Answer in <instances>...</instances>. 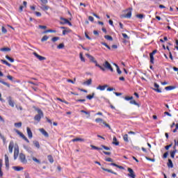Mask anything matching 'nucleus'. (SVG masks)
<instances>
[{
    "mask_svg": "<svg viewBox=\"0 0 178 178\" xmlns=\"http://www.w3.org/2000/svg\"><path fill=\"white\" fill-rule=\"evenodd\" d=\"M86 56L90 59V60H91V62H93V63H95V66H97V67H99L100 70L102 72H105L106 69L104 68V67H102V65H100L99 64H98V63L97 62V60H95V58H94V56L87 54Z\"/></svg>",
    "mask_w": 178,
    "mask_h": 178,
    "instance_id": "nucleus-1",
    "label": "nucleus"
},
{
    "mask_svg": "<svg viewBox=\"0 0 178 178\" xmlns=\"http://www.w3.org/2000/svg\"><path fill=\"white\" fill-rule=\"evenodd\" d=\"M47 33H56V31L55 30H52V29H49V30H46L44 33L47 34Z\"/></svg>",
    "mask_w": 178,
    "mask_h": 178,
    "instance_id": "nucleus-36",
    "label": "nucleus"
},
{
    "mask_svg": "<svg viewBox=\"0 0 178 178\" xmlns=\"http://www.w3.org/2000/svg\"><path fill=\"white\" fill-rule=\"evenodd\" d=\"M40 1H41L42 3H43L44 5H47V3H48V0H40Z\"/></svg>",
    "mask_w": 178,
    "mask_h": 178,
    "instance_id": "nucleus-58",
    "label": "nucleus"
},
{
    "mask_svg": "<svg viewBox=\"0 0 178 178\" xmlns=\"http://www.w3.org/2000/svg\"><path fill=\"white\" fill-rule=\"evenodd\" d=\"M15 145V143H13V141H10L9 146H8V151L10 154H12V152H13V147Z\"/></svg>",
    "mask_w": 178,
    "mask_h": 178,
    "instance_id": "nucleus-11",
    "label": "nucleus"
},
{
    "mask_svg": "<svg viewBox=\"0 0 178 178\" xmlns=\"http://www.w3.org/2000/svg\"><path fill=\"white\" fill-rule=\"evenodd\" d=\"M104 69H107L108 70H111V72H113V67H112V65L109 62L105 61L103 64Z\"/></svg>",
    "mask_w": 178,
    "mask_h": 178,
    "instance_id": "nucleus-4",
    "label": "nucleus"
},
{
    "mask_svg": "<svg viewBox=\"0 0 178 178\" xmlns=\"http://www.w3.org/2000/svg\"><path fill=\"white\" fill-rule=\"evenodd\" d=\"M169 155V152H166L165 153H164L163 158L166 159L168 158V156Z\"/></svg>",
    "mask_w": 178,
    "mask_h": 178,
    "instance_id": "nucleus-55",
    "label": "nucleus"
},
{
    "mask_svg": "<svg viewBox=\"0 0 178 178\" xmlns=\"http://www.w3.org/2000/svg\"><path fill=\"white\" fill-rule=\"evenodd\" d=\"M48 158V161L50 162V163H54V158L52 157V156L49 155L47 156Z\"/></svg>",
    "mask_w": 178,
    "mask_h": 178,
    "instance_id": "nucleus-30",
    "label": "nucleus"
},
{
    "mask_svg": "<svg viewBox=\"0 0 178 178\" xmlns=\"http://www.w3.org/2000/svg\"><path fill=\"white\" fill-rule=\"evenodd\" d=\"M0 83H1V84H3V86H6V87H8V88H9V87H10V84H9L3 81L0 80Z\"/></svg>",
    "mask_w": 178,
    "mask_h": 178,
    "instance_id": "nucleus-37",
    "label": "nucleus"
},
{
    "mask_svg": "<svg viewBox=\"0 0 178 178\" xmlns=\"http://www.w3.org/2000/svg\"><path fill=\"white\" fill-rule=\"evenodd\" d=\"M48 38L49 37L47 35L43 36L42 38L41 39L42 42H44V41L48 40Z\"/></svg>",
    "mask_w": 178,
    "mask_h": 178,
    "instance_id": "nucleus-42",
    "label": "nucleus"
},
{
    "mask_svg": "<svg viewBox=\"0 0 178 178\" xmlns=\"http://www.w3.org/2000/svg\"><path fill=\"white\" fill-rule=\"evenodd\" d=\"M125 101H131L133 99V97H125Z\"/></svg>",
    "mask_w": 178,
    "mask_h": 178,
    "instance_id": "nucleus-48",
    "label": "nucleus"
},
{
    "mask_svg": "<svg viewBox=\"0 0 178 178\" xmlns=\"http://www.w3.org/2000/svg\"><path fill=\"white\" fill-rule=\"evenodd\" d=\"M95 122H96V123H100V126H102V124H104L105 126V127H108V129H109V130H111V125H109L108 124L105 122V121L104 120H102V118H96Z\"/></svg>",
    "mask_w": 178,
    "mask_h": 178,
    "instance_id": "nucleus-3",
    "label": "nucleus"
},
{
    "mask_svg": "<svg viewBox=\"0 0 178 178\" xmlns=\"http://www.w3.org/2000/svg\"><path fill=\"white\" fill-rule=\"evenodd\" d=\"M7 99L10 106H11L12 108H15V102L13 101V99H12V97H7Z\"/></svg>",
    "mask_w": 178,
    "mask_h": 178,
    "instance_id": "nucleus-10",
    "label": "nucleus"
},
{
    "mask_svg": "<svg viewBox=\"0 0 178 178\" xmlns=\"http://www.w3.org/2000/svg\"><path fill=\"white\" fill-rule=\"evenodd\" d=\"M15 133H17V134H18V136H21V138H23V140H24L26 143H30V140H29L27 137H26V136H24V134H23L19 130L15 129Z\"/></svg>",
    "mask_w": 178,
    "mask_h": 178,
    "instance_id": "nucleus-6",
    "label": "nucleus"
},
{
    "mask_svg": "<svg viewBox=\"0 0 178 178\" xmlns=\"http://www.w3.org/2000/svg\"><path fill=\"white\" fill-rule=\"evenodd\" d=\"M59 39H60L59 37H54L52 38L51 41L53 42H56V41H58Z\"/></svg>",
    "mask_w": 178,
    "mask_h": 178,
    "instance_id": "nucleus-45",
    "label": "nucleus"
},
{
    "mask_svg": "<svg viewBox=\"0 0 178 178\" xmlns=\"http://www.w3.org/2000/svg\"><path fill=\"white\" fill-rule=\"evenodd\" d=\"M95 95V93H92V95H88L86 96V98L88 99H92L94 98V96Z\"/></svg>",
    "mask_w": 178,
    "mask_h": 178,
    "instance_id": "nucleus-31",
    "label": "nucleus"
},
{
    "mask_svg": "<svg viewBox=\"0 0 178 178\" xmlns=\"http://www.w3.org/2000/svg\"><path fill=\"white\" fill-rule=\"evenodd\" d=\"M33 144L36 148H40V143L38 141H33Z\"/></svg>",
    "mask_w": 178,
    "mask_h": 178,
    "instance_id": "nucleus-41",
    "label": "nucleus"
},
{
    "mask_svg": "<svg viewBox=\"0 0 178 178\" xmlns=\"http://www.w3.org/2000/svg\"><path fill=\"white\" fill-rule=\"evenodd\" d=\"M15 133H17V134H18V136H21V138H23V140H24L26 143H30V140H29L27 137H26V136H24V134H23L19 130L15 129Z\"/></svg>",
    "mask_w": 178,
    "mask_h": 178,
    "instance_id": "nucleus-5",
    "label": "nucleus"
},
{
    "mask_svg": "<svg viewBox=\"0 0 178 178\" xmlns=\"http://www.w3.org/2000/svg\"><path fill=\"white\" fill-rule=\"evenodd\" d=\"M38 115L34 117V120L36 122H40L42 118H44V113L41 109H37Z\"/></svg>",
    "mask_w": 178,
    "mask_h": 178,
    "instance_id": "nucleus-2",
    "label": "nucleus"
},
{
    "mask_svg": "<svg viewBox=\"0 0 178 178\" xmlns=\"http://www.w3.org/2000/svg\"><path fill=\"white\" fill-rule=\"evenodd\" d=\"M79 56H80V59L82 62H86L84 57H83V53H80Z\"/></svg>",
    "mask_w": 178,
    "mask_h": 178,
    "instance_id": "nucleus-47",
    "label": "nucleus"
},
{
    "mask_svg": "<svg viewBox=\"0 0 178 178\" xmlns=\"http://www.w3.org/2000/svg\"><path fill=\"white\" fill-rule=\"evenodd\" d=\"M128 172H129V174H128V176L129 177L136 178V174H134V170H133V169L129 168Z\"/></svg>",
    "mask_w": 178,
    "mask_h": 178,
    "instance_id": "nucleus-9",
    "label": "nucleus"
},
{
    "mask_svg": "<svg viewBox=\"0 0 178 178\" xmlns=\"http://www.w3.org/2000/svg\"><path fill=\"white\" fill-rule=\"evenodd\" d=\"M60 24H68L69 26H72V23L67 20L66 18L60 17Z\"/></svg>",
    "mask_w": 178,
    "mask_h": 178,
    "instance_id": "nucleus-8",
    "label": "nucleus"
},
{
    "mask_svg": "<svg viewBox=\"0 0 178 178\" xmlns=\"http://www.w3.org/2000/svg\"><path fill=\"white\" fill-rule=\"evenodd\" d=\"M170 147H172V144L165 146V149L168 151L169 149V148H170Z\"/></svg>",
    "mask_w": 178,
    "mask_h": 178,
    "instance_id": "nucleus-64",
    "label": "nucleus"
},
{
    "mask_svg": "<svg viewBox=\"0 0 178 178\" xmlns=\"http://www.w3.org/2000/svg\"><path fill=\"white\" fill-rule=\"evenodd\" d=\"M154 87H155V88H156V89H154V91H156V92H162V90H161V89H159V86L158 85V83H155Z\"/></svg>",
    "mask_w": 178,
    "mask_h": 178,
    "instance_id": "nucleus-21",
    "label": "nucleus"
},
{
    "mask_svg": "<svg viewBox=\"0 0 178 178\" xmlns=\"http://www.w3.org/2000/svg\"><path fill=\"white\" fill-rule=\"evenodd\" d=\"M114 65L117 69V72L118 73V74H122V70H120V68H119V65H118V64Z\"/></svg>",
    "mask_w": 178,
    "mask_h": 178,
    "instance_id": "nucleus-27",
    "label": "nucleus"
},
{
    "mask_svg": "<svg viewBox=\"0 0 178 178\" xmlns=\"http://www.w3.org/2000/svg\"><path fill=\"white\" fill-rule=\"evenodd\" d=\"M15 127H22V122H16L14 124Z\"/></svg>",
    "mask_w": 178,
    "mask_h": 178,
    "instance_id": "nucleus-44",
    "label": "nucleus"
},
{
    "mask_svg": "<svg viewBox=\"0 0 178 178\" xmlns=\"http://www.w3.org/2000/svg\"><path fill=\"white\" fill-rule=\"evenodd\" d=\"M168 168H173V162L172 161L171 159H168V162L167 163Z\"/></svg>",
    "mask_w": 178,
    "mask_h": 178,
    "instance_id": "nucleus-26",
    "label": "nucleus"
},
{
    "mask_svg": "<svg viewBox=\"0 0 178 178\" xmlns=\"http://www.w3.org/2000/svg\"><path fill=\"white\" fill-rule=\"evenodd\" d=\"M122 37H124V38H126L127 40H129V38L127 34L126 33H122Z\"/></svg>",
    "mask_w": 178,
    "mask_h": 178,
    "instance_id": "nucleus-59",
    "label": "nucleus"
},
{
    "mask_svg": "<svg viewBox=\"0 0 178 178\" xmlns=\"http://www.w3.org/2000/svg\"><path fill=\"white\" fill-rule=\"evenodd\" d=\"M13 169H14V170H16L17 172H20V170H23V167L14 166Z\"/></svg>",
    "mask_w": 178,
    "mask_h": 178,
    "instance_id": "nucleus-25",
    "label": "nucleus"
},
{
    "mask_svg": "<svg viewBox=\"0 0 178 178\" xmlns=\"http://www.w3.org/2000/svg\"><path fill=\"white\" fill-rule=\"evenodd\" d=\"M70 31V29L63 30V35H66V33H69Z\"/></svg>",
    "mask_w": 178,
    "mask_h": 178,
    "instance_id": "nucleus-51",
    "label": "nucleus"
},
{
    "mask_svg": "<svg viewBox=\"0 0 178 178\" xmlns=\"http://www.w3.org/2000/svg\"><path fill=\"white\" fill-rule=\"evenodd\" d=\"M58 101H60V102H64V104H69L67 102L65 101V100H63L62 99L60 98H57Z\"/></svg>",
    "mask_w": 178,
    "mask_h": 178,
    "instance_id": "nucleus-56",
    "label": "nucleus"
},
{
    "mask_svg": "<svg viewBox=\"0 0 178 178\" xmlns=\"http://www.w3.org/2000/svg\"><path fill=\"white\" fill-rule=\"evenodd\" d=\"M41 9H42V10H48V9H49V6H42L41 7Z\"/></svg>",
    "mask_w": 178,
    "mask_h": 178,
    "instance_id": "nucleus-43",
    "label": "nucleus"
},
{
    "mask_svg": "<svg viewBox=\"0 0 178 178\" xmlns=\"http://www.w3.org/2000/svg\"><path fill=\"white\" fill-rule=\"evenodd\" d=\"M14 154L19 156V148H15V149Z\"/></svg>",
    "mask_w": 178,
    "mask_h": 178,
    "instance_id": "nucleus-50",
    "label": "nucleus"
},
{
    "mask_svg": "<svg viewBox=\"0 0 178 178\" xmlns=\"http://www.w3.org/2000/svg\"><path fill=\"white\" fill-rule=\"evenodd\" d=\"M90 147L92 148V149H97V151L102 149V148L95 146L94 145H91Z\"/></svg>",
    "mask_w": 178,
    "mask_h": 178,
    "instance_id": "nucleus-32",
    "label": "nucleus"
},
{
    "mask_svg": "<svg viewBox=\"0 0 178 178\" xmlns=\"http://www.w3.org/2000/svg\"><path fill=\"white\" fill-rule=\"evenodd\" d=\"M1 31L3 34H6V33H8V31L3 26L1 28Z\"/></svg>",
    "mask_w": 178,
    "mask_h": 178,
    "instance_id": "nucleus-53",
    "label": "nucleus"
},
{
    "mask_svg": "<svg viewBox=\"0 0 178 178\" xmlns=\"http://www.w3.org/2000/svg\"><path fill=\"white\" fill-rule=\"evenodd\" d=\"M7 79H8V80H10V81H13V76L10 75H8Z\"/></svg>",
    "mask_w": 178,
    "mask_h": 178,
    "instance_id": "nucleus-57",
    "label": "nucleus"
},
{
    "mask_svg": "<svg viewBox=\"0 0 178 178\" xmlns=\"http://www.w3.org/2000/svg\"><path fill=\"white\" fill-rule=\"evenodd\" d=\"M92 83V79H89L88 81L83 83V86H91Z\"/></svg>",
    "mask_w": 178,
    "mask_h": 178,
    "instance_id": "nucleus-17",
    "label": "nucleus"
},
{
    "mask_svg": "<svg viewBox=\"0 0 178 178\" xmlns=\"http://www.w3.org/2000/svg\"><path fill=\"white\" fill-rule=\"evenodd\" d=\"M165 90H166L167 91H170L171 90H175V87L174 86H167L165 88Z\"/></svg>",
    "mask_w": 178,
    "mask_h": 178,
    "instance_id": "nucleus-35",
    "label": "nucleus"
},
{
    "mask_svg": "<svg viewBox=\"0 0 178 178\" xmlns=\"http://www.w3.org/2000/svg\"><path fill=\"white\" fill-rule=\"evenodd\" d=\"M39 29H43V30H45V29H47V26L40 25V26H39Z\"/></svg>",
    "mask_w": 178,
    "mask_h": 178,
    "instance_id": "nucleus-62",
    "label": "nucleus"
},
{
    "mask_svg": "<svg viewBox=\"0 0 178 178\" xmlns=\"http://www.w3.org/2000/svg\"><path fill=\"white\" fill-rule=\"evenodd\" d=\"M106 162H113V159H112L111 158H107V159H106Z\"/></svg>",
    "mask_w": 178,
    "mask_h": 178,
    "instance_id": "nucleus-60",
    "label": "nucleus"
},
{
    "mask_svg": "<svg viewBox=\"0 0 178 178\" xmlns=\"http://www.w3.org/2000/svg\"><path fill=\"white\" fill-rule=\"evenodd\" d=\"M33 55L35 56V58H37L38 60H45V57L40 56L38 54L34 52Z\"/></svg>",
    "mask_w": 178,
    "mask_h": 178,
    "instance_id": "nucleus-13",
    "label": "nucleus"
},
{
    "mask_svg": "<svg viewBox=\"0 0 178 178\" xmlns=\"http://www.w3.org/2000/svg\"><path fill=\"white\" fill-rule=\"evenodd\" d=\"M76 141H80L81 143H84L85 140L84 138H76L72 139V143H76Z\"/></svg>",
    "mask_w": 178,
    "mask_h": 178,
    "instance_id": "nucleus-18",
    "label": "nucleus"
},
{
    "mask_svg": "<svg viewBox=\"0 0 178 178\" xmlns=\"http://www.w3.org/2000/svg\"><path fill=\"white\" fill-rule=\"evenodd\" d=\"M57 48L58 49H63V48H65V44L63 43H60V44L58 45Z\"/></svg>",
    "mask_w": 178,
    "mask_h": 178,
    "instance_id": "nucleus-38",
    "label": "nucleus"
},
{
    "mask_svg": "<svg viewBox=\"0 0 178 178\" xmlns=\"http://www.w3.org/2000/svg\"><path fill=\"white\" fill-rule=\"evenodd\" d=\"M39 131H40V133H42V134H43V136H44V137H49V135L48 134V132H47V131H45V129H40Z\"/></svg>",
    "mask_w": 178,
    "mask_h": 178,
    "instance_id": "nucleus-14",
    "label": "nucleus"
},
{
    "mask_svg": "<svg viewBox=\"0 0 178 178\" xmlns=\"http://www.w3.org/2000/svg\"><path fill=\"white\" fill-rule=\"evenodd\" d=\"M26 131H27L29 138H33V132H31V129H30L29 127L26 128Z\"/></svg>",
    "mask_w": 178,
    "mask_h": 178,
    "instance_id": "nucleus-15",
    "label": "nucleus"
},
{
    "mask_svg": "<svg viewBox=\"0 0 178 178\" xmlns=\"http://www.w3.org/2000/svg\"><path fill=\"white\" fill-rule=\"evenodd\" d=\"M123 140L126 143H129V135H127V134L124 135Z\"/></svg>",
    "mask_w": 178,
    "mask_h": 178,
    "instance_id": "nucleus-29",
    "label": "nucleus"
},
{
    "mask_svg": "<svg viewBox=\"0 0 178 178\" xmlns=\"http://www.w3.org/2000/svg\"><path fill=\"white\" fill-rule=\"evenodd\" d=\"M1 62L2 63H3V65H6V66H9V67L11 66L10 63L6 61V60H1Z\"/></svg>",
    "mask_w": 178,
    "mask_h": 178,
    "instance_id": "nucleus-34",
    "label": "nucleus"
},
{
    "mask_svg": "<svg viewBox=\"0 0 178 178\" xmlns=\"http://www.w3.org/2000/svg\"><path fill=\"white\" fill-rule=\"evenodd\" d=\"M81 113H85V115H88L87 118H90V112L86 111L84 110H81Z\"/></svg>",
    "mask_w": 178,
    "mask_h": 178,
    "instance_id": "nucleus-40",
    "label": "nucleus"
},
{
    "mask_svg": "<svg viewBox=\"0 0 178 178\" xmlns=\"http://www.w3.org/2000/svg\"><path fill=\"white\" fill-rule=\"evenodd\" d=\"M130 104H131L132 105H136V106H138V104L137 102H136L135 100H131L130 101Z\"/></svg>",
    "mask_w": 178,
    "mask_h": 178,
    "instance_id": "nucleus-49",
    "label": "nucleus"
},
{
    "mask_svg": "<svg viewBox=\"0 0 178 178\" xmlns=\"http://www.w3.org/2000/svg\"><path fill=\"white\" fill-rule=\"evenodd\" d=\"M177 151V150L176 149H175L174 151H172V152H170V156H171V158H175V155H176Z\"/></svg>",
    "mask_w": 178,
    "mask_h": 178,
    "instance_id": "nucleus-33",
    "label": "nucleus"
},
{
    "mask_svg": "<svg viewBox=\"0 0 178 178\" xmlns=\"http://www.w3.org/2000/svg\"><path fill=\"white\" fill-rule=\"evenodd\" d=\"M121 17H126L130 19L131 17V11H129L125 15H122Z\"/></svg>",
    "mask_w": 178,
    "mask_h": 178,
    "instance_id": "nucleus-20",
    "label": "nucleus"
},
{
    "mask_svg": "<svg viewBox=\"0 0 178 178\" xmlns=\"http://www.w3.org/2000/svg\"><path fill=\"white\" fill-rule=\"evenodd\" d=\"M6 58L8 59V60H10V62H11L12 63H13V62H15V59L9 57V56H6Z\"/></svg>",
    "mask_w": 178,
    "mask_h": 178,
    "instance_id": "nucleus-39",
    "label": "nucleus"
},
{
    "mask_svg": "<svg viewBox=\"0 0 178 178\" xmlns=\"http://www.w3.org/2000/svg\"><path fill=\"white\" fill-rule=\"evenodd\" d=\"M32 159L34 161V162H36V163H41V161L35 157H33Z\"/></svg>",
    "mask_w": 178,
    "mask_h": 178,
    "instance_id": "nucleus-46",
    "label": "nucleus"
},
{
    "mask_svg": "<svg viewBox=\"0 0 178 178\" xmlns=\"http://www.w3.org/2000/svg\"><path fill=\"white\" fill-rule=\"evenodd\" d=\"M149 56H150V63H154V56L149 54Z\"/></svg>",
    "mask_w": 178,
    "mask_h": 178,
    "instance_id": "nucleus-54",
    "label": "nucleus"
},
{
    "mask_svg": "<svg viewBox=\"0 0 178 178\" xmlns=\"http://www.w3.org/2000/svg\"><path fill=\"white\" fill-rule=\"evenodd\" d=\"M106 87H108V85L99 86L98 87H97V90H100V91H104Z\"/></svg>",
    "mask_w": 178,
    "mask_h": 178,
    "instance_id": "nucleus-19",
    "label": "nucleus"
},
{
    "mask_svg": "<svg viewBox=\"0 0 178 178\" xmlns=\"http://www.w3.org/2000/svg\"><path fill=\"white\" fill-rule=\"evenodd\" d=\"M137 17H138V19H143V17H144V15L139 14V15H137Z\"/></svg>",
    "mask_w": 178,
    "mask_h": 178,
    "instance_id": "nucleus-61",
    "label": "nucleus"
},
{
    "mask_svg": "<svg viewBox=\"0 0 178 178\" xmlns=\"http://www.w3.org/2000/svg\"><path fill=\"white\" fill-rule=\"evenodd\" d=\"M5 163H6V168H9V157L5 154Z\"/></svg>",
    "mask_w": 178,
    "mask_h": 178,
    "instance_id": "nucleus-16",
    "label": "nucleus"
},
{
    "mask_svg": "<svg viewBox=\"0 0 178 178\" xmlns=\"http://www.w3.org/2000/svg\"><path fill=\"white\" fill-rule=\"evenodd\" d=\"M113 144H114V145H119V141H118V139L116 138V136L113 137Z\"/></svg>",
    "mask_w": 178,
    "mask_h": 178,
    "instance_id": "nucleus-23",
    "label": "nucleus"
},
{
    "mask_svg": "<svg viewBox=\"0 0 178 178\" xmlns=\"http://www.w3.org/2000/svg\"><path fill=\"white\" fill-rule=\"evenodd\" d=\"M102 147L104 148V149H106V151H109L111 149V148H109L104 145H102Z\"/></svg>",
    "mask_w": 178,
    "mask_h": 178,
    "instance_id": "nucleus-52",
    "label": "nucleus"
},
{
    "mask_svg": "<svg viewBox=\"0 0 178 178\" xmlns=\"http://www.w3.org/2000/svg\"><path fill=\"white\" fill-rule=\"evenodd\" d=\"M102 170H104V172H108V173H112V175H115V176H118V173L113 172L112 170H109L108 168H105L104 167H102Z\"/></svg>",
    "mask_w": 178,
    "mask_h": 178,
    "instance_id": "nucleus-12",
    "label": "nucleus"
},
{
    "mask_svg": "<svg viewBox=\"0 0 178 178\" xmlns=\"http://www.w3.org/2000/svg\"><path fill=\"white\" fill-rule=\"evenodd\" d=\"M24 148L26 149V151H27V152H29V154H31V152H33V151L31 150V147L24 145Z\"/></svg>",
    "mask_w": 178,
    "mask_h": 178,
    "instance_id": "nucleus-22",
    "label": "nucleus"
},
{
    "mask_svg": "<svg viewBox=\"0 0 178 178\" xmlns=\"http://www.w3.org/2000/svg\"><path fill=\"white\" fill-rule=\"evenodd\" d=\"M19 159L22 163L26 164L27 163V159H26V155L23 153L19 154Z\"/></svg>",
    "mask_w": 178,
    "mask_h": 178,
    "instance_id": "nucleus-7",
    "label": "nucleus"
},
{
    "mask_svg": "<svg viewBox=\"0 0 178 178\" xmlns=\"http://www.w3.org/2000/svg\"><path fill=\"white\" fill-rule=\"evenodd\" d=\"M104 38H106V40H108V41H113V38H112V36L111 35H105Z\"/></svg>",
    "mask_w": 178,
    "mask_h": 178,
    "instance_id": "nucleus-28",
    "label": "nucleus"
},
{
    "mask_svg": "<svg viewBox=\"0 0 178 178\" xmlns=\"http://www.w3.org/2000/svg\"><path fill=\"white\" fill-rule=\"evenodd\" d=\"M88 20H90V22H94V17L92 16H89L88 17Z\"/></svg>",
    "mask_w": 178,
    "mask_h": 178,
    "instance_id": "nucleus-63",
    "label": "nucleus"
},
{
    "mask_svg": "<svg viewBox=\"0 0 178 178\" xmlns=\"http://www.w3.org/2000/svg\"><path fill=\"white\" fill-rule=\"evenodd\" d=\"M0 51H1V52H8L10 51V48L3 47V48L0 49Z\"/></svg>",
    "mask_w": 178,
    "mask_h": 178,
    "instance_id": "nucleus-24",
    "label": "nucleus"
}]
</instances>
